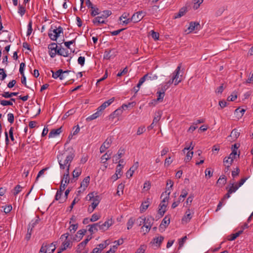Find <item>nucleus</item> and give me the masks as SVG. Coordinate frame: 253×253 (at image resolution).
Returning a JSON list of instances; mask_svg holds the SVG:
<instances>
[{"mask_svg":"<svg viewBox=\"0 0 253 253\" xmlns=\"http://www.w3.org/2000/svg\"><path fill=\"white\" fill-rule=\"evenodd\" d=\"M0 104L2 106H7V105L12 106L13 105V103L11 101L5 100H0Z\"/></svg>","mask_w":253,"mask_h":253,"instance_id":"obj_52","label":"nucleus"},{"mask_svg":"<svg viewBox=\"0 0 253 253\" xmlns=\"http://www.w3.org/2000/svg\"><path fill=\"white\" fill-rule=\"evenodd\" d=\"M99 14V10L98 8H95L94 7V9H91V15L92 16H95L96 15Z\"/></svg>","mask_w":253,"mask_h":253,"instance_id":"obj_62","label":"nucleus"},{"mask_svg":"<svg viewBox=\"0 0 253 253\" xmlns=\"http://www.w3.org/2000/svg\"><path fill=\"white\" fill-rule=\"evenodd\" d=\"M237 98L236 92H233L232 94L227 98L228 101H233Z\"/></svg>","mask_w":253,"mask_h":253,"instance_id":"obj_50","label":"nucleus"},{"mask_svg":"<svg viewBox=\"0 0 253 253\" xmlns=\"http://www.w3.org/2000/svg\"><path fill=\"white\" fill-rule=\"evenodd\" d=\"M150 204L149 199L147 198L146 201L143 202L141 206L140 211L141 212L145 211L149 207Z\"/></svg>","mask_w":253,"mask_h":253,"instance_id":"obj_29","label":"nucleus"},{"mask_svg":"<svg viewBox=\"0 0 253 253\" xmlns=\"http://www.w3.org/2000/svg\"><path fill=\"white\" fill-rule=\"evenodd\" d=\"M146 12L143 11H139L134 13L131 16V20L134 23L139 22L145 16Z\"/></svg>","mask_w":253,"mask_h":253,"instance_id":"obj_7","label":"nucleus"},{"mask_svg":"<svg viewBox=\"0 0 253 253\" xmlns=\"http://www.w3.org/2000/svg\"><path fill=\"white\" fill-rule=\"evenodd\" d=\"M71 225L69 227V229L71 233H74L78 227V224H70Z\"/></svg>","mask_w":253,"mask_h":253,"instance_id":"obj_47","label":"nucleus"},{"mask_svg":"<svg viewBox=\"0 0 253 253\" xmlns=\"http://www.w3.org/2000/svg\"><path fill=\"white\" fill-rule=\"evenodd\" d=\"M240 134V132L237 129H234L231 132L230 137H232L233 139H236Z\"/></svg>","mask_w":253,"mask_h":253,"instance_id":"obj_30","label":"nucleus"},{"mask_svg":"<svg viewBox=\"0 0 253 253\" xmlns=\"http://www.w3.org/2000/svg\"><path fill=\"white\" fill-rule=\"evenodd\" d=\"M235 157L232 156L230 154L229 157H225L223 160V163L225 166L227 168V170L229 169V168L230 167L233 163V160L235 159Z\"/></svg>","mask_w":253,"mask_h":253,"instance_id":"obj_12","label":"nucleus"},{"mask_svg":"<svg viewBox=\"0 0 253 253\" xmlns=\"http://www.w3.org/2000/svg\"><path fill=\"white\" fill-rule=\"evenodd\" d=\"M86 232V230L85 229H82L79 230L76 235L75 238H74V240L80 241L82 239L83 237V236L85 234V233Z\"/></svg>","mask_w":253,"mask_h":253,"instance_id":"obj_20","label":"nucleus"},{"mask_svg":"<svg viewBox=\"0 0 253 253\" xmlns=\"http://www.w3.org/2000/svg\"><path fill=\"white\" fill-rule=\"evenodd\" d=\"M226 182V178L225 175H221L218 179L217 183L224 185Z\"/></svg>","mask_w":253,"mask_h":253,"instance_id":"obj_45","label":"nucleus"},{"mask_svg":"<svg viewBox=\"0 0 253 253\" xmlns=\"http://www.w3.org/2000/svg\"><path fill=\"white\" fill-rule=\"evenodd\" d=\"M100 116V115L99 114V111H96L95 113H94L92 115L88 117L86 119V120L87 121H91L92 120H93L96 119Z\"/></svg>","mask_w":253,"mask_h":253,"instance_id":"obj_35","label":"nucleus"},{"mask_svg":"<svg viewBox=\"0 0 253 253\" xmlns=\"http://www.w3.org/2000/svg\"><path fill=\"white\" fill-rule=\"evenodd\" d=\"M18 13L22 16L25 13V8L21 5H19L18 7Z\"/></svg>","mask_w":253,"mask_h":253,"instance_id":"obj_59","label":"nucleus"},{"mask_svg":"<svg viewBox=\"0 0 253 253\" xmlns=\"http://www.w3.org/2000/svg\"><path fill=\"white\" fill-rule=\"evenodd\" d=\"M90 177L89 176L85 177L81 183L80 188L83 191H84L85 188L88 186L89 183Z\"/></svg>","mask_w":253,"mask_h":253,"instance_id":"obj_17","label":"nucleus"},{"mask_svg":"<svg viewBox=\"0 0 253 253\" xmlns=\"http://www.w3.org/2000/svg\"><path fill=\"white\" fill-rule=\"evenodd\" d=\"M32 228H31L30 225H29V227L27 229V233L26 236V239L27 240H29L31 238V232H32Z\"/></svg>","mask_w":253,"mask_h":253,"instance_id":"obj_57","label":"nucleus"},{"mask_svg":"<svg viewBox=\"0 0 253 253\" xmlns=\"http://www.w3.org/2000/svg\"><path fill=\"white\" fill-rule=\"evenodd\" d=\"M188 195V191L186 189H183L181 191V193L178 198V201H183L184 199Z\"/></svg>","mask_w":253,"mask_h":253,"instance_id":"obj_37","label":"nucleus"},{"mask_svg":"<svg viewBox=\"0 0 253 253\" xmlns=\"http://www.w3.org/2000/svg\"><path fill=\"white\" fill-rule=\"evenodd\" d=\"M151 35L153 39H154L155 40H158L159 38V34L158 33L156 32L153 30L151 31Z\"/></svg>","mask_w":253,"mask_h":253,"instance_id":"obj_55","label":"nucleus"},{"mask_svg":"<svg viewBox=\"0 0 253 253\" xmlns=\"http://www.w3.org/2000/svg\"><path fill=\"white\" fill-rule=\"evenodd\" d=\"M62 127H60L57 129H52L49 133L48 137H54L56 136L59 135L62 132Z\"/></svg>","mask_w":253,"mask_h":253,"instance_id":"obj_18","label":"nucleus"},{"mask_svg":"<svg viewBox=\"0 0 253 253\" xmlns=\"http://www.w3.org/2000/svg\"><path fill=\"white\" fill-rule=\"evenodd\" d=\"M75 157V154L73 152H68L67 151L62 153H60L57 156L60 168L61 169L66 168V171H69L70 164Z\"/></svg>","mask_w":253,"mask_h":253,"instance_id":"obj_1","label":"nucleus"},{"mask_svg":"<svg viewBox=\"0 0 253 253\" xmlns=\"http://www.w3.org/2000/svg\"><path fill=\"white\" fill-rule=\"evenodd\" d=\"M112 155V152H110V151H108L105 154L102 156L101 158V161L102 163H105L106 161L111 158V156Z\"/></svg>","mask_w":253,"mask_h":253,"instance_id":"obj_22","label":"nucleus"},{"mask_svg":"<svg viewBox=\"0 0 253 253\" xmlns=\"http://www.w3.org/2000/svg\"><path fill=\"white\" fill-rule=\"evenodd\" d=\"M84 62H85V58H84V57L80 56L78 58V62L82 66H83L84 64Z\"/></svg>","mask_w":253,"mask_h":253,"instance_id":"obj_64","label":"nucleus"},{"mask_svg":"<svg viewBox=\"0 0 253 253\" xmlns=\"http://www.w3.org/2000/svg\"><path fill=\"white\" fill-rule=\"evenodd\" d=\"M193 152L189 151L187 152L186 154V158L185 159V161L186 162H189L190 161L193 157Z\"/></svg>","mask_w":253,"mask_h":253,"instance_id":"obj_48","label":"nucleus"},{"mask_svg":"<svg viewBox=\"0 0 253 253\" xmlns=\"http://www.w3.org/2000/svg\"><path fill=\"white\" fill-rule=\"evenodd\" d=\"M111 14L112 12L110 10H104L103 11L102 13L101 14L100 16L95 17L93 20L92 22L96 26H99L100 24L105 23V21L103 19L107 18Z\"/></svg>","mask_w":253,"mask_h":253,"instance_id":"obj_3","label":"nucleus"},{"mask_svg":"<svg viewBox=\"0 0 253 253\" xmlns=\"http://www.w3.org/2000/svg\"><path fill=\"white\" fill-rule=\"evenodd\" d=\"M52 32H53L55 35H57V38L60 36V34L63 33V28L60 26H59L58 28H56V29H53L52 30Z\"/></svg>","mask_w":253,"mask_h":253,"instance_id":"obj_38","label":"nucleus"},{"mask_svg":"<svg viewBox=\"0 0 253 253\" xmlns=\"http://www.w3.org/2000/svg\"><path fill=\"white\" fill-rule=\"evenodd\" d=\"M100 217V215H98L96 214H93L92 216L89 220L91 222H94L98 220Z\"/></svg>","mask_w":253,"mask_h":253,"instance_id":"obj_60","label":"nucleus"},{"mask_svg":"<svg viewBox=\"0 0 253 253\" xmlns=\"http://www.w3.org/2000/svg\"><path fill=\"white\" fill-rule=\"evenodd\" d=\"M162 115V112L161 111H159L155 113V116L153 120V124H156L157 122L159 121L161 118Z\"/></svg>","mask_w":253,"mask_h":253,"instance_id":"obj_33","label":"nucleus"},{"mask_svg":"<svg viewBox=\"0 0 253 253\" xmlns=\"http://www.w3.org/2000/svg\"><path fill=\"white\" fill-rule=\"evenodd\" d=\"M22 187L20 185H17L14 189L13 194L14 195H17L22 190Z\"/></svg>","mask_w":253,"mask_h":253,"instance_id":"obj_53","label":"nucleus"},{"mask_svg":"<svg viewBox=\"0 0 253 253\" xmlns=\"http://www.w3.org/2000/svg\"><path fill=\"white\" fill-rule=\"evenodd\" d=\"M123 113V110L122 108H118L116 109L113 113H112L110 115V117L112 118H114L116 117H118L120 116Z\"/></svg>","mask_w":253,"mask_h":253,"instance_id":"obj_27","label":"nucleus"},{"mask_svg":"<svg viewBox=\"0 0 253 253\" xmlns=\"http://www.w3.org/2000/svg\"><path fill=\"white\" fill-rule=\"evenodd\" d=\"M200 24L198 22H191L190 23L189 26L188 27V30H189V32H191L195 30H199Z\"/></svg>","mask_w":253,"mask_h":253,"instance_id":"obj_19","label":"nucleus"},{"mask_svg":"<svg viewBox=\"0 0 253 253\" xmlns=\"http://www.w3.org/2000/svg\"><path fill=\"white\" fill-rule=\"evenodd\" d=\"M87 198H88L89 200L92 201L90 212H92L99 203V197L97 195L95 196L94 193H91L87 195Z\"/></svg>","mask_w":253,"mask_h":253,"instance_id":"obj_4","label":"nucleus"},{"mask_svg":"<svg viewBox=\"0 0 253 253\" xmlns=\"http://www.w3.org/2000/svg\"><path fill=\"white\" fill-rule=\"evenodd\" d=\"M52 73V77L54 79H56L59 78L60 74L63 73V70L62 69H59L56 72H53L52 70L51 71Z\"/></svg>","mask_w":253,"mask_h":253,"instance_id":"obj_41","label":"nucleus"},{"mask_svg":"<svg viewBox=\"0 0 253 253\" xmlns=\"http://www.w3.org/2000/svg\"><path fill=\"white\" fill-rule=\"evenodd\" d=\"M230 184L231 186L228 190L229 191V193L232 194L235 192L239 187H238L237 184L234 185V183H231Z\"/></svg>","mask_w":253,"mask_h":253,"instance_id":"obj_42","label":"nucleus"},{"mask_svg":"<svg viewBox=\"0 0 253 253\" xmlns=\"http://www.w3.org/2000/svg\"><path fill=\"white\" fill-rule=\"evenodd\" d=\"M57 54L64 57H68L69 54L68 50L62 47L58 49V52Z\"/></svg>","mask_w":253,"mask_h":253,"instance_id":"obj_23","label":"nucleus"},{"mask_svg":"<svg viewBox=\"0 0 253 253\" xmlns=\"http://www.w3.org/2000/svg\"><path fill=\"white\" fill-rule=\"evenodd\" d=\"M112 143V139L111 137L107 138L105 142L102 144L100 148V152L102 153L104 152L106 149L109 148Z\"/></svg>","mask_w":253,"mask_h":253,"instance_id":"obj_11","label":"nucleus"},{"mask_svg":"<svg viewBox=\"0 0 253 253\" xmlns=\"http://www.w3.org/2000/svg\"><path fill=\"white\" fill-rule=\"evenodd\" d=\"M146 218H147L143 217V216L140 217L139 218H138L137 221V222L138 224V226H141L142 224L143 225Z\"/></svg>","mask_w":253,"mask_h":253,"instance_id":"obj_54","label":"nucleus"},{"mask_svg":"<svg viewBox=\"0 0 253 253\" xmlns=\"http://www.w3.org/2000/svg\"><path fill=\"white\" fill-rule=\"evenodd\" d=\"M194 214V211L192 210L188 209L187 210L185 213V215L184 217L182 219V223H188L189 222L191 219L192 218L193 215Z\"/></svg>","mask_w":253,"mask_h":253,"instance_id":"obj_10","label":"nucleus"},{"mask_svg":"<svg viewBox=\"0 0 253 253\" xmlns=\"http://www.w3.org/2000/svg\"><path fill=\"white\" fill-rule=\"evenodd\" d=\"M146 249L145 245H141L140 247L137 249L136 253H144Z\"/></svg>","mask_w":253,"mask_h":253,"instance_id":"obj_63","label":"nucleus"},{"mask_svg":"<svg viewBox=\"0 0 253 253\" xmlns=\"http://www.w3.org/2000/svg\"><path fill=\"white\" fill-rule=\"evenodd\" d=\"M82 172V169L80 168H76L73 171V176L74 178H78Z\"/></svg>","mask_w":253,"mask_h":253,"instance_id":"obj_34","label":"nucleus"},{"mask_svg":"<svg viewBox=\"0 0 253 253\" xmlns=\"http://www.w3.org/2000/svg\"><path fill=\"white\" fill-rule=\"evenodd\" d=\"M18 92H4L3 93L1 94V95L4 98H10L12 96H16L18 94Z\"/></svg>","mask_w":253,"mask_h":253,"instance_id":"obj_36","label":"nucleus"},{"mask_svg":"<svg viewBox=\"0 0 253 253\" xmlns=\"http://www.w3.org/2000/svg\"><path fill=\"white\" fill-rule=\"evenodd\" d=\"M116 55V51L113 49L110 50H106L104 52V58L109 60L114 57Z\"/></svg>","mask_w":253,"mask_h":253,"instance_id":"obj_13","label":"nucleus"},{"mask_svg":"<svg viewBox=\"0 0 253 253\" xmlns=\"http://www.w3.org/2000/svg\"><path fill=\"white\" fill-rule=\"evenodd\" d=\"M134 222H135V219L131 217L130 218H129V219L128 220L127 223V228L128 230H129L130 229H131L133 226V225L134 224Z\"/></svg>","mask_w":253,"mask_h":253,"instance_id":"obj_44","label":"nucleus"},{"mask_svg":"<svg viewBox=\"0 0 253 253\" xmlns=\"http://www.w3.org/2000/svg\"><path fill=\"white\" fill-rule=\"evenodd\" d=\"M194 0V5L193 8L194 9H197L200 6V5L203 2V0Z\"/></svg>","mask_w":253,"mask_h":253,"instance_id":"obj_46","label":"nucleus"},{"mask_svg":"<svg viewBox=\"0 0 253 253\" xmlns=\"http://www.w3.org/2000/svg\"><path fill=\"white\" fill-rule=\"evenodd\" d=\"M49 54L51 58H53L57 54L58 52L57 45L56 43L52 42L48 46Z\"/></svg>","mask_w":253,"mask_h":253,"instance_id":"obj_8","label":"nucleus"},{"mask_svg":"<svg viewBox=\"0 0 253 253\" xmlns=\"http://www.w3.org/2000/svg\"><path fill=\"white\" fill-rule=\"evenodd\" d=\"M164 239V237L160 236V237L154 238L153 241L151 242V243L153 244H158L160 246Z\"/></svg>","mask_w":253,"mask_h":253,"instance_id":"obj_26","label":"nucleus"},{"mask_svg":"<svg viewBox=\"0 0 253 253\" xmlns=\"http://www.w3.org/2000/svg\"><path fill=\"white\" fill-rule=\"evenodd\" d=\"M170 194V190L169 189V187H167L166 188V190L165 192L163 193L161 195V198L164 197V198L162 201V203L161 204H166L167 202H168L169 199V196Z\"/></svg>","mask_w":253,"mask_h":253,"instance_id":"obj_15","label":"nucleus"},{"mask_svg":"<svg viewBox=\"0 0 253 253\" xmlns=\"http://www.w3.org/2000/svg\"><path fill=\"white\" fill-rule=\"evenodd\" d=\"M47 244H43L40 250L39 253H47Z\"/></svg>","mask_w":253,"mask_h":253,"instance_id":"obj_49","label":"nucleus"},{"mask_svg":"<svg viewBox=\"0 0 253 253\" xmlns=\"http://www.w3.org/2000/svg\"><path fill=\"white\" fill-rule=\"evenodd\" d=\"M182 64L180 63L177 66L176 70L173 73V76L172 78L166 83L168 85H169V86L174 83L175 85H177L179 83H180L182 79L181 78L182 75H180V77H179V73L180 71L181 68Z\"/></svg>","mask_w":253,"mask_h":253,"instance_id":"obj_2","label":"nucleus"},{"mask_svg":"<svg viewBox=\"0 0 253 253\" xmlns=\"http://www.w3.org/2000/svg\"><path fill=\"white\" fill-rule=\"evenodd\" d=\"M48 36L50 38V39L52 41H56L57 39V35H55L51 30L49 31V33H48Z\"/></svg>","mask_w":253,"mask_h":253,"instance_id":"obj_51","label":"nucleus"},{"mask_svg":"<svg viewBox=\"0 0 253 253\" xmlns=\"http://www.w3.org/2000/svg\"><path fill=\"white\" fill-rule=\"evenodd\" d=\"M87 226L89 227L88 231L91 234H93L96 232L99 229V224L98 223L89 225Z\"/></svg>","mask_w":253,"mask_h":253,"instance_id":"obj_21","label":"nucleus"},{"mask_svg":"<svg viewBox=\"0 0 253 253\" xmlns=\"http://www.w3.org/2000/svg\"><path fill=\"white\" fill-rule=\"evenodd\" d=\"M99 224V230L103 231L107 230L113 223L112 219H108L104 223L101 224V222L98 223Z\"/></svg>","mask_w":253,"mask_h":253,"instance_id":"obj_9","label":"nucleus"},{"mask_svg":"<svg viewBox=\"0 0 253 253\" xmlns=\"http://www.w3.org/2000/svg\"><path fill=\"white\" fill-rule=\"evenodd\" d=\"M153 219L151 217H148L146 218L144 225L141 227V232L144 234H146L150 231L151 227L153 223Z\"/></svg>","mask_w":253,"mask_h":253,"instance_id":"obj_5","label":"nucleus"},{"mask_svg":"<svg viewBox=\"0 0 253 253\" xmlns=\"http://www.w3.org/2000/svg\"><path fill=\"white\" fill-rule=\"evenodd\" d=\"M125 154V150L124 149L120 148L116 155L113 156V161L114 163H117L118 160L121 159Z\"/></svg>","mask_w":253,"mask_h":253,"instance_id":"obj_14","label":"nucleus"},{"mask_svg":"<svg viewBox=\"0 0 253 253\" xmlns=\"http://www.w3.org/2000/svg\"><path fill=\"white\" fill-rule=\"evenodd\" d=\"M8 121L10 123L12 124L14 122V117L13 114L9 113L7 115Z\"/></svg>","mask_w":253,"mask_h":253,"instance_id":"obj_58","label":"nucleus"},{"mask_svg":"<svg viewBox=\"0 0 253 253\" xmlns=\"http://www.w3.org/2000/svg\"><path fill=\"white\" fill-rule=\"evenodd\" d=\"M47 253H53L56 249L55 245L53 243L47 245Z\"/></svg>","mask_w":253,"mask_h":253,"instance_id":"obj_39","label":"nucleus"},{"mask_svg":"<svg viewBox=\"0 0 253 253\" xmlns=\"http://www.w3.org/2000/svg\"><path fill=\"white\" fill-rule=\"evenodd\" d=\"M170 223V217L168 216H166L165 218L163 219L160 225V227L162 228L163 226H164V228H166L167 226L169 225Z\"/></svg>","mask_w":253,"mask_h":253,"instance_id":"obj_24","label":"nucleus"},{"mask_svg":"<svg viewBox=\"0 0 253 253\" xmlns=\"http://www.w3.org/2000/svg\"><path fill=\"white\" fill-rule=\"evenodd\" d=\"M144 78V81H154L158 79V76L152 73H148L145 74L143 77Z\"/></svg>","mask_w":253,"mask_h":253,"instance_id":"obj_16","label":"nucleus"},{"mask_svg":"<svg viewBox=\"0 0 253 253\" xmlns=\"http://www.w3.org/2000/svg\"><path fill=\"white\" fill-rule=\"evenodd\" d=\"M186 8L185 7H182L181 8L178 13L175 15L174 18H178L181 17V16H183L185 13L186 12Z\"/></svg>","mask_w":253,"mask_h":253,"instance_id":"obj_32","label":"nucleus"},{"mask_svg":"<svg viewBox=\"0 0 253 253\" xmlns=\"http://www.w3.org/2000/svg\"><path fill=\"white\" fill-rule=\"evenodd\" d=\"M69 171L67 170L66 172L64 174L63 179H62L61 182H63L64 183V184H66V185H67L69 183Z\"/></svg>","mask_w":253,"mask_h":253,"instance_id":"obj_25","label":"nucleus"},{"mask_svg":"<svg viewBox=\"0 0 253 253\" xmlns=\"http://www.w3.org/2000/svg\"><path fill=\"white\" fill-rule=\"evenodd\" d=\"M157 94H158V97L156 100H154V101L162 102L165 96V92L160 90L157 91Z\"/></svg>","mask_w":253,"mask_h":253,"instance_id":"obj_28","label":"nucleus"},{"mask_svg":"<svg viewBox=\"0 0 253 253\" xmlns=\"http://www.w3.org/2000/svg\"><path fill=\"white\" fill-rule=\"evenodd\" d=\"M123 168V165L121 164H119L116 167V173L119 175L120 176H121L122 175V169Z\"/></svg>","mask_w":253,"mask_h":253,"instance_id":"obj_43","label":"nucleus"},{"mask_svg":"<svg viewBox=\"0 0 253 253\" xmlns=\"http://www.w3.org/2000/svg\"><path fill=\"white\" fill-rule=\"evenodd\" d=\"M145 130V127L144 126L139 127L136 132L137 135H139L142 134Z\"/></svg>","mask_w":253,"mask_h":253,"instance_id":"obj_61","label":"nucleus"},{"mask_svg":"<svg viewBox=\"0 0 253 253\" xmlns=\"http://www.w3.org/2000/svg\"><path fill=\"white\" fill-rule=\"evenodd\" d=\"M124 187L125 185L123 183L119 184L117 187V195L120 196L121 194H122L123 193Z\"/></svg>","mask_w":253,"mask_h":253,"instance_id":"obj_40","label":"nucleus"},{"mask_svg":"<svg viewBox=\"0 0 253 253\" xmlns=\"http://www.w3.org/2000/svg\"><path fill=\"white\" fill-rule=\"evenodd\" d=\"M6 77V74L5 73L3 69H0V80H3Z\"/></svg>","mask_w":253,"mask_h":253,"instance_id":"obj_56","label":"nucleus"},{"mask_svg":"<svg viewBox=\"0 0 253 253\" xmlns=\"http://www.w3.org/2000/svg\"><path fill=\"white\" fill-rule=\"evenodd\" d=\"M69 235V233H65L62 235L60 238L63 241L62 246L63 247V250H66L67 248L71 247V241L70 239H68Z\"/></svg>","mask_w":253,"mask_h":253,"instance_id":"obj_6","label":"nucleus"},{"mask_svg":"<svg viewBox=\"0 0 253 253\" xmlns=\"http://www.w3.org/2000/svg\"><path fill=\"white\" fill-rule=\"evenodd\" d=\"M159 213L161 215V216H163L166 211L167 204H160L159 206Z\"/></svg>","mask_w":253,"mask_h":253,"instance_id":"obj_31","label":"nucleus"}]
</instances>
